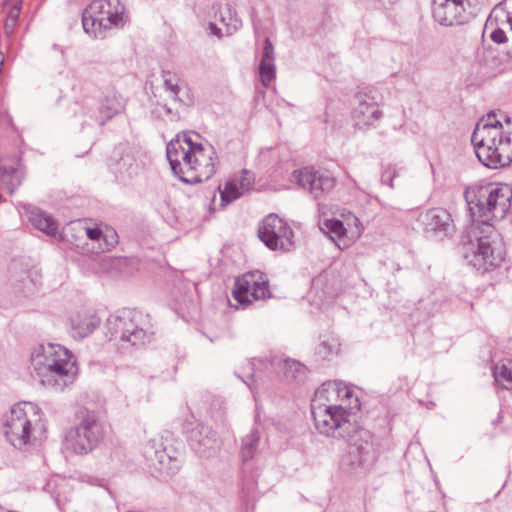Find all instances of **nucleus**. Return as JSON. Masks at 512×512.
<instances>
[{
	"label": "nucleus",
	"instance_id": "49",
	"mask_svg": "<svg viewBox=\"0 0 512 512\" xmlns=\"http://www.w3.org/2000/svg\"><path fill=\"white\" fill-rule=\"evenodd\" d=\"M248 185H249V183L245 182V178H242L241 181H240L239 188L243 192L245 189H248Z\"/></svg>",
	"mask_w": 512,
	"mask_h": 512
},
{
	"label": "nucleus",
	"instance_id": "22",
	"mask_svg": "<svg viewBox=\"0 0 512 512\" xmlns=\"http://www.w3.org/2000/svg\"><path fill=\"white\" fill-rule=\"evenodd\" d=\"M486 29H491L490 38L497 44H503L508 41L506 30L504 27H509V33L512 35V12L502 11V16L499 19L498 16L489 18L485 24Z\"/></svg>",
	"mask_w": 512,
	"mask_h": 512
},
{
	"label": "nucleus",
	"instance_id": "32",
	"mask_svg": "<svg viewBox=\"0 0 512 512\" xmlns=\"http://www.w3.org/2000/svg\"><path fill=\"white\" fill-rule=\"evenodd\" d=\"M501 118H504L507 124L508 130H504L503 124L501 122V119L497 117V114L493 111L489 112L486 117H483L480 119V121L476 124L474 129H477L478 127H483L487 130H496L499 132V136L507 135L509 132H512V122L509 117L504 116L501 114Z\"/></svg>",
	"mask_w": 512,
	"mask_h": 512
},
{
	"label": "nucleus",
	"instance_id": "19",
	"mask_svg": "<svg viewBox=\"0 0 512 512\" xmlns=\"http://www.w3.org/2000/svg\"><path fill=\"white\" fill-rule=\"evenodd\" d=\"M163 85L166 92L170 93L171 98L183 107L194 105V95L189 87L171 71H162Z\"/></svg>",
	"mask_w": 512,
	"mask_h": 512
},
{
	"label": "nucleus",
	"instance_id": "10",
	"mask_svg": "<svg viewBox=\"0 0 512 512\" xmlns=\"http://www.w3.org/2000/svg\"><path fill=\"white\" fill-rule=\"evenodd\" d=\"M258 237L271 250L289 251L293 247V230L275 214L263 219L258 228Z\"/></svg>",
	"mask_w": 512,
	"mask_h": 512
},
{
	"label": "nucleus",
	"instance_id": "54",
	"mask_svg": "<svg viewBox=\"0 0 512 512\" xmlns=\"http://www.w3.org/2000/svg\"><path fill=\"white\" fill-rule=\"evenodd\" d=\"M0 512H4L3 509L0 507Z\"/></svg>",
	"mask_w": 512,
	"mask_h": 512
},
{
	"label": "nucleus",
	"instance_id": "21",
	"mask_svg": "<svg viewBox=\"0 0 512 512\" xmlns=\"http://www.w3.org/2000/svg\"><path fill=\"white\" fill-rule=\"evenodd\" d=\"M24 209L28 220L36 229L42 231L48 236L54 237L57 235L58 225L49 214L31 205H25Z\"/></svg>",
	"mask_w": 512,
	"mask_h": 512
},
{
	"label": "nucleus",
	"instance_id": "26",
	"mask_svg": "<svg viewBox=\"0 0 512 512\" xmlns=\"http://www.w3.org/2000/svg\"><path fill=\"white\" fill-rule=\"evenodd\" d=\"M272 297L271 290H232L233 303L228 298L229 305L235 309L245 308L252 301L266 300Z\"/></svg>",
	"mask_w": 512,
	"mask_h": 512
},
{
	"label": "nucleus",
	"instance_id": "12",
	"mask_svg": "<svg viewBox=\"0 0 512 512\" xmlns=\"http://www.w3.org/2000/svg\"><path fill=\"white\" fill-rule=\"evenodd\" d=\"M294 178L297 184L308 190L315 199L327 195L336 185V178L330 171L316 170L313 167H304L294 171Z\"/></svg>",
	"mask_w": 512,
	"mask_h": 512
},
{
	"label": "nucleus",
	"instance_id": "33",
	"mask_svg": "<svg viewBox=\"0 0 512 512\" xmlns=\"http://www.w3.org/2000/svg\"><path fill=\"white\" fill-rule=\"evenodd\" d=\"M340 351V342L338 338L330 335L323 336L316 348L315 354L322 360H331L337 356Z\"/></svg>",
	"mask_w": 512,
	"mask_h": 512
},
{
	"label": "nucleus",
	"instance_id": "35",
	"mask_svg": "<svg viewBox=\"0 0 512 512\" xmlns=\"http://www.w3.org/2000/svg\"><path fill=\"white\" fill-rule=\"evenodd\" d=\"M260 435L257 430H252L242 439L240 455L244 462L251 460L258 448Z\"/></svg>",
	"mask_w": 512,
	"mask_h": 512
},
{
	"label": "nucleus",
	"instance_id": "38",
	"mask_svg": "<svg viewBox=\"0 0 512 512\" xmlns=\"http://www.w3.org/2000/svg\"><path fill=\"white\" fill-rule=\"evenodd\" d=\"M221 198V206H226L243 195L238 184L234 181L226 182L223 189L218 187Z\"/></svg>",
	"mask_w": 512,
	"mask_h": 512
},
{
	"label": "nucleus",
	"instance_id": "7",
	"mask_svg": "<svg viewBox=\"0 0 512 512\" xmlns=\"http://www.w3.org/2000/svg\"><path fill=\"white\" fill-rule=\"evenodd\" d=\"M125 7L119 0H94L82 12L84 31L94 38H104L112 27H122Z\"/></svg>",
	"mask_w": 512,
	"mask_h": 512
},
{
	"label": "nucleus",
	"instance_id": "52",
	"mask_svg": "<svg viewBox=\"0 0 512 512\" xmlns=\"http://www.w3.org/2000/svg\"><path fill=\"white\" fill-rule=\"evenodd\" d=\"M504 29L506 30V34L509 32V27H504Z\"/></svg>",
	"mask_w": 512,
	"mask_h": 512
},
{
	"label": "nucleus",
	"instance_id": "50",
	"mask_svg": "<svg viewBox=\"0 0 512 512\" xmlns=\"http://www.w3.org/2000/svg\"><path fill=\"white\" fill-rule=\"evenodd\" d=\"M383 6H387V5H393L394 3H396L398 0H379Z\"/></svg>",
	"mask_w": 512,
	"mask_h": 512
},
{
	"label": "nucleus",
	"instance_id": "29",
	"mask_svg": "<svg viewBox=\"0 0 512 512\" xmlns=\"http://www.w3.org/2000/svg\"><path fill=\"white\" fill-rule=\"evenodd\" d=\"M267 276L259 271H248L235 279L234 288H268Z\"/></svg>",
	"mask_w": 512,
	"mask_h": 512
},
{
	"label": "nucleus",
	"instance_id": "51",
	"mask_svg": "<svg viewBox=\"0 0 512 512\" xmlns=\"http://www.w3.org/2000/svg\"><path fill=\"white\" fill-rule=\"evenodd\" d=\"M0 306H2V307H7V306H8V304H7V303L0 302Z\"/></svg>",
	"mask_w": 512,
	"mask_h": 512
},
{
	"label": "nucleus",
	"instance_id": "14",
	"mask_svg": "<svg viewBox=\"0 0 512 512\" xmlns=\"http://www.w3.org/2000/svg\"><path fill=\"white\" fill-rule=\"evenodd\" d=\"M418 221L426 233L440 240L451 237L455 232L452 216L444 208H430L419 215Z\"/></svg>",
	"mask_w": 512,
	"mask_h": 512
},
{
	"label": "nucleus",
	"instance_id": "17",
	"mask_svg": "<svg viewBox=\"0 0 512 512\" xmlns=\"http://www.w3.org/2000/svg\"><path fill=\"white\" fill-rule=\"evenodd\" d=\"M100 323L95 311L80 310L70 316L68 332L73 339L82 340L92 334Z\"/></svg>",
	"mask_w": 512,
	"mask_h": 512
},
{
	"label": "nucleus",
	"instance_id": "4",
	"mask_svg": "<svg viewBox=\"0 0 512 512\" xmlns=\"http://www.w3.org/2000/svg\"><path fill=\"white\" fill-rule=\"evenodd\" d=\"M45 432L40 408L31 402L15 404L4 423V435L15 448L33 445Z\"/></svg>",
	"mask_w": 512,
	"mask_h": 512
},
{
	"label": "nucleus",
	"instance_id": "40",
	"mask_svg": "<svg viewBox=\"0 0 512 512\" xmlns=\"http://www.w3.org/2000/svg\"><path fill=\"white\" fill-rule=\"evenodd\" d=\"M405 170L403 165L389 164L381 173V182L390 188H394V179L401 176Z\"/></svg>",
	"mask_w": 512,
	"mask_h": 512
},
{
	"label": "nucleus",
	"instance_id": "31",
	"mask_svg": "<svg viewBox=\"0 0 512 512\" xmlns=\"http://www.w3.org/2000/svg\"><path fill=\"white\" fill-rule=\"evenodd\" d=\"M134 166V158L130 153H126L117 148L109 160V168L115 174H124L130 172Z\"/></svg>",
	"mask_w": 512,
	"mask_h": 512
},
{
	"label": "nucleus",
	"instance_id": "11",
	"mask_svg": "<svg viewBox=\"0 0 512 512\" xmlns=\"http://www.w3.org/2000/svg\"><path fill=\"white\" fill-rule=\"evenodd\" d=\"M252 369L251 379L252 383L246 382L250 389L254 392V384L256 378L260 377L259 373L262 370L274 369L281 367L283 370L284 377L287 381H302L307 375V368L304 364L294 359H281L273 357L271 359L255 358L250 362Z\"/></svg>",
	"mask_w": 512,
	"mask_h": 512
},
{
	"label": "nucleus",
	"instance_id": "5",
	"mask_svg": "<svg viewBox=\"0 0 512 512\" xmlns=\"http://www.w3.org/2000/svg\"><path fill=\"white\" fill-rule=\"evenodd\" d=\"M111 338L119 339L130 346L141 348L154 337V326L149 314L138 309H123L107 319Z\"/></svg>",
	"mask_w": 512,
	"mask_h": 512
},
{
	"label": "nucleus",
	"instance_id": "30",
	"mask_svg": "<svg viewBox=\"0 0 512 512\" xmlns=\"http://www.w3.org/2000/svg\"><path fill=\"white\" fill-rule=\"evenodd\" d=\"M216 17L226 27L228 35H232L242 26L241 19L230 4H225L223 7L219 6Z\"/></svg>",
	"mask_w": 512,
	"mask_h": 512
},
{
	"label": "nucleus",
	"instance_id": "23",
	"mask_svg": "<svg viewBox=\"0 0 512 512\" xmlns=\"http://www.w3.org/2000/svg\"><path fill=\"white\" fill-rule=\"evenodd\" d=\"M274 60L273 44L269 38H265L259 65L260 80L265 87H268L275 78L276 68Z\"/></svg>",
	"mask_w": 512,
	"mask_h": 512
},
{
	"label": "nucleus",
	"instance_id": "53",
	"mask_svg": "<svg viewBox=\"0 0 512 512\" xmlns=\"http://www.w3.org/2000/svg\"><path fill=\"white\" fill-rule=\"evenodd\" d=\"M9 290H0V294H2V292H8Z\"/></svg>",
	"mask_w": 512,
	"mask_h": 512
},
{
	"label": "nucleus",
	"instance_id": "13",
	"mask_svg": "<svg viewBox=\"0 0 512 512\" xmlns=\"http://www.w3.org/2000/svg\"><path fill=\"white\" fill-rule=\"evenodd\" d=\"M468 0H433L432 14L442 26L463 25L469 22Z\"/></svg>",
	"mask_w": 512,
	"mask_h": 512
},
{
	"label": "nucleus",
	"instance_id": "46",
	"mask_svg": "<svg viewBox=\"0 0 512 512\" xmlns=\"http://www.w3.org/2000/svg\"><path fill=\"white\" fill-rule=\"evenodd\" d=\"M242 498L243 500L248 504L250 502V500H253L254 498V495H253V492H252V488L248 487L246 488L245 486L242 488Z\"/></svg>",
	"mask_w": 512,
	"mask_h": 512
},
{
	"label": "nucleus",
	"instance_id": "25",
	"mask_svg": "<svg viewBox=\"0 0 512 512\" xmlns=\"http://www.w3.org/2000/svg\"><path fill=\"white\" fill-rule=\"evenodd\" d=\"M184 134L186 133L177 134L166 146V157L173 174H181L180 157H182V155H188L187 152H185L186 142H184Z\"/></svg>",
	"mask_w": 512,
	"mask_h": 512
},
{
	"label": "nucleus",
	"instance_id": "37",
	"mask_svg": "<svg viewBox=\"0 0 512 512\" xmlns=\"http://www.w3.org/2000/svg\"><path fill=\"white\" fill-rule=\"evenodd\" d=\"M22 1H15L7 11V16L4 22V33L7 37H10L18 23V19L21 12Z\"/></svg>",
	"mask_w": 512,
	"mask_h": 512
},
{
	"label": "nucleus",
	"instance_id": "45",
	"mask_svg": "<svg viewBox=\"0 0 512 512\" xmlns=\"http://www.w3.org/2000/svg\"><path fill=\"white\" fill-rule=\"evenodd\" d=\"M86 236L93 241H99L103 238V233L99 228H86Z\"/></svg>",
	"mask_w": 512,
	"mask_h": 512
},
{
	"label": "nucleus",
	"instance_id": "20",
	"mask_svg": "<svg viewBox=\"0 0 512 512\" xmlns=\"http://www.w3.org/2000/svg\"><path fill=\"white\" fill-rule=\"evenodd\" d=\"M190 447L198 454L204 455L217 446L216 432L204 424H196L188 434Z\"/></svg>",
	"mask_w": 512,
	"mask_h": 512
},
{
	"label": "nucleus",
	"instance_id": "27",
	"mask_svg": "<svg viewBox=\"0 0 512 512\" xmlns=\"http://www.w3.org/2000/svg\"><path fill=\"white\" fill-rule=\"evenodd\" d=\"M339 381L324 382L314 394L311 406L337 404L339 398Z\"/></svg>",
	"mask_w": 512,
	"mask_h": 512
},
{
	"label": "nucleus",
	"instance_id": "18",
	"mask_svg": "<svg viewBox=\"0 0 512 512\" xmlns=\"http://www.w3.org/2000/svg\"><path fill=\"white\" fill-rule=\"evenodd\" d=\"M41 274L22 260H13L9 266V280L12 286L31 288L41 285Z\"/></svg>",
	"mask_w": 512,
	"mask_h": 512
},
{
	"label": "nucleus",
	"instance_id": "6",
	"mask_svg": "<svg viewBox=\"0 0 512 512\" xmlns=\"http://www.w3.org/2000/svg\"><path fill=\"white\" fill-rule=\"evenodd\" d=\"M126 101L122 95L113 87L106 88L98 101V109L95 111L84 99L83 101H76L72 104L71 110L73 112L76 124L80 130L91 126L94 122L99 126H104L108 121L115 116L125 111Z\"/></svg>",
	"mask_w": 512,
	"mask_h": 512
},
{
	"label": "nucleus",
	"instance_id": "42",
	"mask_svg": "<svg viewBox=\"0 0 512 512\" xmlns=\"http://www.w3.org/2000/svg\"><path fill=\"white\" fill-rule=\"evenodd\" d=\"M153 114H156L161 117H168L170 120H178L180 118L178 112H174L170 107L166 104L158 103L154 110Z\"/></svg>",
	"mask_w": 512,
	"mask_h": 512
},
{
	"label": "nucleus",
	"instance_id": "34",
	"mask_svg": "<svg viewBox=\"0 0 512 512\" xmlns=\"http://www.w3.org/2000/svg\"><path fill=\"white\" fill-rule=\"evenodd\" d=\"M495 382L504 389H512V361L501 362L493 369Z\"/></svg>",
	"mask_w": 512,
	"mask_h": 512
},
{
	"label": "nucleus",
	"instance_id": "36",
	"mask_svg": "<svg viewBox=\"0 0 512 512\" xmlns=\"http://www.w3.org/2000/svg\"><path fill=\"white\" fill-rule=\"evenodd\" d=\"M339 398L341 403L345 406L347 411H349L351 414L353 413V410H359L360 409V402L358 397H354V392L352 388L345 385L343 382L339 381Z\"/></svg>",
	"mask_w": 512,
	"mask_h": 512
},
{
	"label": "nucleus",
	"instance_id": "1",
	"mask_svg": "<svg viewBox=\"0 0 512 512\" xmlns=\"http://www.w3.org/2000/svg\"><path fill=\"white\" fill-rule=\"evenodd\" d=\"M473 221L471 233L477 239V247L465 254L467 263L483 273L499 266L505 258V248L493 226L494 220H502L511 208L512 188L507 184L480 182L464 191Z\"/></svg>",
	"mask_w": 512,
	"mask_h": 512
},
{
	"label": "nucleus",
	"instance_id": "48",
	"mask_svg": "<svg viewBox=\"0 0 512 512\" xmlns=\"http://www.w3.org/2000/svg\"><path fill=\"white\" fill-rule=\"evenodd\" d=\"M128 261H129V260H128L127 258L117 259V260L115 261V266H116V267H119V268H120V267H123V266H125V265L128 263Z\"/></svg>",
	"mask_w": 512,
	"mask_h": 512
},
{
	"label": "nucleus",
	"instance_id": "3",
	"mask_svg": "<svg viewBox=\"0 0 512 512\" xmlns=\"http://www.w3.org/2000/svg\"><path fill=\"white\" fill-rule=\"evenodd\" d=\"M30 363L40 382L56 390L72 384L78 373L74 355L60 344H37L31 350Z\"/></svg>",
	"mask_w": 512,
	"mask_h": 512
},
{
	"label": "nucleus",
	"instance_id": "24",
	"mask_svg": "<svg viewBox=\"0 0 512 512\" xmlns=\"http://www.w3.org/2000/svg\"><path fill=\"white\" fill-rule=\"evenodd\" d=\"M23 179L24 169L21 163L0 165V183L6 187L10 194L15 192Z\"/></svg>",
	"mask_w": 512,
	"mask_h": 512
},
{
	"label": "nucleus",
	"instance_id": "2",
	"mask_svg": "<svg viewBox=\"0 0 512 512\" xmlns=\"http://www.w3.org/2000/svg\"><path fill=\"white\" fill-rule=\"evenodd\" d=\"M311 414L320 434L346 442L339 462L342 470L350 473L366 471L376 461L373 435L355 420L352 421L351 413L343 404L311 406Z\"/></svg>",
	"mask_w": 512,
	"mask_h": 512
},
{
	"label": "nucleus",
	"instance_id": "44",
	"mask_svg": "<svg viewBox=\"0 0 512 512\" xmlns=\"http://www.w3.org/2000/svg\"><path fill=\"white\" fill-rule=\"evenodd\" d=\"M326 284H327V274L325 272L318 274L311 280L312 288H320Z\"/></svg>",
	"mask_w": 512,
	"mask_h": 512
},
{
	"label": "nucleus",
	"instance_id": "9",
	"mask_svg": "<svg viewBox=\"0 0 512 512\" xmlns=\"http://www.w3.org/2000/svg\"><path fill=\"white\" fill-rule=\"evenodd\" d=\"M143 454L148 465L164 478L171 477L180 470L181 453L171 445H165L161 440L148 441Z\"/></svg>",
	"mask_w": 512,
	"mask_h": 512
},
{
	"label": "nucleus",
	"instance_id": "41",
	"mask_svg": "<svg viewBox=\"0 0 512 512\" xmlns=\"http://www.w3.org/2000/svg\"><path fill=\"white\" fill-rule=\"evenodd\" d=\"M320 228L332 238L334 236L341 238L346 233V228L344 227L343 222L338 219H327L323 222Z\"/></svg>",
	"mask_w": 512,
	"mask_h": 512
},
{
	"label": "nucleus",
	"instance_id": "16",
	"mask_svg": "<svg viewBox=\"0 0 512 512\" xmlns=\"http://www.w3.org/2000/svg\"><path fill=\"white\" fill-rule=\"evenodd\" d=\"M355 102L352 118L357 128L370 127L382 117L378 103L367 93L358 92L355 95Z\"/></svg>",
	"mask_w": 512,
	"mask_h": 512
},
{
	"label": "nucleus",
	"instance_id": "43",
	"mask_svg": "<svg viewBox=\"0 0 512 512\" xmlns=\"http://www.w3.org/2000/svg\"><path fill=\"white\" fill-rule=\"evenodd\" d=\"M103 239L105 240L106 245L101 248L102 250H110L118 242L117 233L115 231H111L110 234L103 235Z\"/></svg>",
	"mask_w": 512,
	"mask_h": 512
},
{
	"label": "nucleus",
	"instance_id": "28",
	"mask_svg": "<svg viewBox=\"0 0 512 512\" xmlns=\"http://www.w3.org/2000/svg\"><path fill=\"white\" fill-rule=\"evenodd\" d=\"M184 142H186L185 152H187L188 155H182V157H180L181 174H174L180 181L181 178L189 177L193 159L197 158L196 153H200L203 146L201 143L194 142L189 134H184Z\"/></svg>",
	"mask_w": 512,
	"mask_h": 512
},
{
	"label": "nucleus",
	"instance_id": "15",
	"mask_svg": "<svg viewBox=\"0 0 512 512\" xmlns=\"http://www.w3.org/2000/svg\"><path fill=\"white\" fill-rule=\"evenodd\" d=\"M197 158L193 159V165L189 177L181 178V181L188 184L201 183L209 180L216 172L218 163L217 153L212 145L202 146Z\"/></svg>",
	"mask_w": 512,
	"mask_h": 512
},
{
	"label": "nucleus",
	"instance_id": "39",
	"mask_svg": "<svg viewBox=\"0 0 512 512\" xmlns=\"http://www.w3.org/2000/svg\"><path fill=\"white\" fill-rule=\"evenodd\" d=\"M308 302L316 308L329 305L334 301V296L330 295L329 290H308L307 295L304 296Z\"/></svg>",
	"mask_w": 512,
	"mask_h": 512
},
{
	"label": "nucleus",
	"instance_id": "8",
	"mask_svg": "<svg viewBox=\"0 0 512 512\" xmlns=\"http://www.w3.org/2000/svg\"><path fill=\"white\" fill-rule=\"evenodd\" d=\"M103 439L104 429L98 414L87 410L82 413L79 424L66 432L64 443L66 449L85 455L97 448Z\"/></svg>",
	"mask_w": 512,
	"mask_h": 512
},
{
	"label": "nucleus",
	"instance_id": "47",
	"mask_svg": "<svg viewBox=\"0 0 512 512\" xmlns=\"http://www.w3.org/2000/svg\"><path fill=\"white\" fill-rule=\"evenodd\" d=\"M208 31L211 35L217 36L218 38L222 37L221 29L212 22H210L208 25Z\"/></svg>",
	"mask_w": 512,
	"mask_h": 512
}]
</instances>
